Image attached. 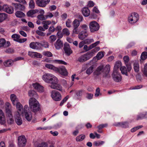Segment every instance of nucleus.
<instances>
[{
  "mask_svg": "<svg viewBox=\"0 0 147 147\" xmlns=\"http://www.w3.org/2000/svg\"><path fill=\"white\" fill-rule=\"evenodd\" d=\"M43 80L46 82L51 83V88L56 89L59 91L62 90L61 86L58 84V80L54 75L50 74L45 73L42 76Z\"/></svg>",
  "mask_w": 147,
  "mask_h": 147,
  "instance_id": "obj_1",
  "label": "nucleus"
},
{
  "mask_svg": "<svg viewBox=\"0 0 147 147\" xmlns=\"http://www.w3.org/2000/svg\"><path fill=\"white\" fill-rule=\"evenodd\" d=\"M110 69V66L109 65H107L105 67L103 65H100L98 66L93 74L94 75L98 76L103 73V77L106 78L110 77L109 74Z\"/></svg>",
  "mask_w": 147,
  "mask_h": 147,
  "instance_id": "obj_2",
  "label": "nucleus"
},
{
  "mask_svg": "<svg viewBox=\"0 0 147 147\" xmlns=\"http://www.w3.org/2000/svg\"><path fill=\"white\" fill-rule=\"evenodd\" d=\"M29 104L31 111L35 113L40 110V103L34 98H31L30 99Z\"/></svg>",
  "mask_w": 147,
  "mask_h": 147,
  "instance_id": "obj_3",
  "label": "nucleus"
},
{
  "mask_svg": "<svg viewBox=\"0 0 147 147\" xmlns=\"http://www.w3.org/2000/svg\"><path fill=\"white\" fill-rule=\"evenodd\" d=\"M112 76L113 80L115 82H119L121 80L122 77L120 73L116 70H113Z\"/></svg>",
  "mask_w": 147,
  "mask_h": 147,
  "instance_id": "obj_4",
  "label": "nucleus"
},
{
  "mask_svg": "<svg viewBox=\"0 0 147 147\" xmlns=\"http://www.w3.org/2000/svg\"><path fill=\"white\" fill-rule=\"evenodd\" d=\"M100 26L96 22L93 21L91 22L89 24V28L90 31L94 32L97 31L99 29Z\"/></svg>",
  "mask_w": 147,
  "mask_h": 147,
  "instance_id": "obj_5",
  "label": "nucleus"
},
{
  "mask_svg": "<svg viewBox=\"0 0 147 147\" xmlns=\"http://www.w3.org/2000/svg\"><path fill=\"white\" fill-rule=\"evenodd\" d=\"M139 19L138 14L134 13L131 14L128 18V20L129 23L131 24L136 23Z\"/></svg>",
  "mask_w": 147,
  "mask_h": 147,
  "instance_id": "obj_6",
  "label": "nucleus"
},
{
  "mask_svg": "<svg viewBox=\"0 0 147 147\" xmlns=\"http://www.w3.org/2000/svg\"><path fill=\"white\" fill-rule=\"evenodd\" d=\"M51 96L52 98L55 101H59L61 99V96L60 94L56 90H53L51 92Z\"/></svg>",
  "mask_w": 147,
  "mask_h": 147,
  "instance_id": "obj_7",
  "label": "nucleus"
},
{
  "mask_svg": "<svg viewBox=\"0 0 147 147\" xmlns=\"http://www.w3.org/2000/svg\"><path fill=\"white\" fill-rule=\"evenodd\" d=\"M92 57L90 54L88 52L86 54L78 58V61L80 62H83L89 60Z\"/></svg>",
  "mask_w": 147,
  "mask_h": 147,
  "instance_id": "obj_8",
  "label": "nucleus"
},
{
  "mask_svg": "<svg viewBox=\"0 0 147 147\" xmlns=\"http://www.w3.org/2000/svg\"><path fill=\"white\" fill-rule=\"evenodd\" d=\"M18 144L20 147L24 146L26 144V140L24 136H20L18 138Z\"/></svg>",
  "mask_w": 147,
  "mask_h": 147,
  "instance_id": "obj_9",
  "label": "nucleus"
},
{
  "mask_svg": "<svg viewBox=\"0 0 147 147\" xmlns=\"http://www.w3.org/2000/svg\"><path fill=\"white\" fill-rule=\"evenodd\" d=\"M20 36L19 35L15 34L12 35L11 38L13 39V40L19 43H23L26 41L27 40L26 38L20 39Z\"/></svg>",
  "mask_w": 147,
  "mask_h": 147,
  "instance_id": "obj_10",
  "label": "nucleus"
},
{
  "mask_svg": "<svg viewBox=\"0 0 147 147\" xmlns=\"http://www.w3.org/2000/svg\"><path fill=\"white\" fill-rule=\"evenodd\" d=\"M57 70L55 71V72L57 73H59L61 74L63 76H67L68 73L67 70L65 67L61 66L59 67H57Z\"/></svg>",
  "mask_w": 147,
  "mask_h": 147,
  "instance_id": "obj_11",
  "label": "nucleus"
},
{
  "mask_svg": "<svg viewBox=\"0 0 147 147\" xmlns=\"http://www.w3.org/2000/svg\"><path fill=\"white\" fill-rule=\"evenodd\" d=\"M15 117V120L16 123L18 125H21L22 123V121L20 113L18 111L16 113Z\"/></svg>",
  "mask_w": 147,
  "mask_h": 147,
  "instance_id": "obj_12",
  "label": "nucleus"
},
{
  "mask_svg": "<svg viewBox=\"0 0 147 147\" xmlns=\"http://www.w3.org/2000/svg\"><path fill=\"white\" fill-rule=\"evenodd\" d=\"M63 49L65 53L68 56H69L72 53V51L71 50L69 45L67 43L64 44Z\"/></svg>",
  "mask_w": 147,
  "mask_h": 147,
  "instance_id": "obj_13",
  "label": "nucleus"
},
{
  "mask_svg": "<svg viewBox=\"0 0 147 147\" xmlns=\"http://www.w3.org/2000/svg\"><path fill=\"white\" fill-rule=\"evenodd\" d=\"M28 55L30 57L34 58H41L42 57V55L40 53L30 51H28Z\"/></svg>",
  "mask_w": 147,
  "mask_h": 147,
  "instance_id": "obj_14",
  "label": "nucleus"
},
{
  "mask_svg": "<svg viewBox=\"0 0 147 147\" xmlns=\"http://www.w3.org/2000/svg\"><path fill=\"white\" fill-rule=\"evenodd\" d=\"M2 10L7 13L11 14L13 12V8L11 7H9L7 5H4L2 6Z\"/></svg>",
  "mask_w": 147,
  "mask_h": 147,
  "instance_id": "obj_15",
  "label": "nucleus"
},
{
  "mask_svg": "<svg viewBox=\"0 0 147 147\" xmlns=\"http://www.w3.org/2000/svg\"><path fill=\"white\" fill-rule=\"evenodd\" d=\"M10 45V42L9 41L6 42L5 40L3 38L0 39V48L3 47L6 48L9 46Z\"/></svg>",
  "mask_w": 147,
  "mask_h": 147,
  "instance_id": "obj_16",
  "label": "nucleus"
},
{
  "mask_svg": "<svg viewBox=\"0 0 147 147\" xmlns=\"http://www.w3.org/2000/svg\"><path fill=\"white\" fill-rule=\"evenodd\" d=\"M40 42H32L30 44L29 47L32 49L38 50L40 48Z\"/></svg>",
  "mask_w": 147,
  "mask_h": 147,
  "instance_id": "obj_17",
  "label": "nucleus"
},
{
  "mask_svg": "<svg viewBox=\"0 0 147 147\" xmlns=\"http://www.w3.org/2000/svg\"><path fill=\"white\" fill-rule=\"evenodd\" d=\"M32 86L35 89L40 92H42L44 91L43 87L37 83L33 84Z\"/></svg>",
  "mask_w": 147,
  "mask_h": 147,
  "instance_id": "obj_18",
  "label": "nucleus"
},
{
  "mask_svg": "<svg viewBox=\"0 0 147 147\" xmlns=\"http://www.w3.org/2000/svg\"><path fill=\"white\" fill-rule=\"evenodd\" d=\"M55 48L59 49L63 46V43L60 39H58L54 44Z\"/></svg>",
  "mask_w": 147,
  "mask_h": 147,
  "instance_id": "obj_19",
  "label": "nucleus"
},
{
  "mask_svg": "<svg viewBox=\"0 0 147 147\" xmlns=\"http://www.w3.org/2000/svg\"><path fill=\"white\" fill-rule=\"evenodd\" d=\"M86 31H82L78 34V38L81 40H83L88 36Z\"/></svg>",
  "mask_w": 147,
  "mask_h": 147,
  "instance_id": "obj_20",
  "label": "nucleus"
},
{
  "mask_svg": "<svg viewBox=\"0 0 147 147\" xmlns=\"http://www.w3.org/2000/svg\"><path fill=\"white\" fill-rule=\"evenodd\" d=\"M28 111H25V112H24L25 118L28 121L31 120L32 119V114L31 111L28 109Z\"/></svg>",
  "mask_w": 147,
  "mask_h": 147,
  "instance_id": "obj_21",
  "label": "nucleus"
},
{
  "mask_svg": "<svg viewBox=\"0 0 147 147\" xmlns=\"http://www.w3.org/2000/svg\"><path fill=\"white\" fill-rule=\"evenodd\" d=\"M10 99L12 104L14 105H15L16 104H17V103L19 102L18 98L14 94H11L10 96Z\"/></svg>",
  "mask_w": 147,
  "mask_h": 147,
  "instance_id": "obj_22",
  "label": "nucleus"
},
{
  "mask_svg": "<svg viewBox=\"0 0 147 147\" xmlns=\"http://www.w3.org/2000/svg\"><path fill=\"white\" fill-rule=\"evenodd\" d=\"M12 5L14 6L15 9H19L22 11L24 10L25 8L24 6L23 5L20 3H12Z\"/></svg>",
  "mask_w": 147,
  "mask_h": 147,
  "instance_id": "obj_23",
  "label": "nucleus"
},
{
  "mask_svg": "<svg viewBox=\"0 0 147 147\" xmlns=\"http://www.w3.org/2000/svg\"><path fill=\"white\" fill-rule=\"evenodd\" d=\"M115 125L116 126H119L123 128H127L129 127L128 123L127 122H119Z\"/></svg>",
  "mask_w": 147,
  "mask_h": 147,
  "instance_id": "obj_24",
  "label": "nucleus"
},
{
  "mask_svg": "<svg viewBox=\"0 0 147 147\" xmlns=\"http://www.w3.org/2000/svg\"><path fill=\"white\" fill-rule=\"evenodd\" d=\"M5 123V119L4 113L0 109V123L3 124Z\"/></svg>",
  "mask_w": 147,
  "mask_h": 147,
  "instance_id": "obj_25",
  "label": "nucleus"
},
{
  "mask_svg": "<svg viewBox=\"0 0 147 147\" xmlns=\"http://www.w3.org/2000/svg\"><path fill=\"white\" fill-rule=\"evenodd\" d=\"M36 5L38 7H45L47 5V4L43 0H35Z\"/></svg>",
  "mask_w": 147,
  "mask_h": 147,
  "instance_id": "obj_26",
  "label": "nucleus"
},
{
  "mask_svg": "<svg viewBox=\"0 0 147 147\" xmlns=\"http://www.w3.org/2000/svg\"><path fill=\"white\" fill-rule=\"evenodd\" d=\"M82 13L84 16L85 17H87L90 14V11L88 8L84 7L82 9Z\"/></svg>",
  "mask_w": 147,
  "mask_h": 147,
  "instance_id": "obj_27",
  "label": "nucleus"
},
{
  "mask_svg": "<svg viewBox=\"0 0 147 147\" xmlns=\"http://www.w3.org/2000/svg\"><path fill=\"white\" fill-rule=\"evenodd\" d=\"M14 61L11 59L7 60L4 62V65L6 67H10L13 65Z\"/></svg>",
  "mask_w": 147,
  "mask_h": 147,
  "instance_id": "obj_28",
  "label": "nucleus"
},
{
  "mask_svg": "<svg viewBox=\"0 0 147 147\" xmlns=\"http://www.w3.org/2000/svg\"><path fill=\"white\" fill-rule=\"evenodd\" d=\"M16 108L18 111H19L20 113H23V106L20 102H18L17 104H16Z\"/></svg>",
  "mask_w": 147,
  "mask_h": 147,
  "instance_id": "obj_29",
  "label": "nucleus"
},
{
  "mask_svg": "<svg viewBox=\"0 0 147 147\" xmlns=\"http://www.w3.org/2000/svg\"><path fill=\"white\" fill-rule=\"evenodd\" d=\"M7 18V14L5 13H0V23Z\"/></svg>",
  "mask_w": 147,
  "mask_h": 147,
  "instance_id": "obj_30",
  "label": "nucleus"
},
{
  "mask_svg": "<svg viewBox=\"0 0 147 147\" xmlns=\"http://www.w3.org/2000/svg\"><path fill=\"white\" fill-rule=\"evenodd\" d=\"M100 48L99 47H95L93 49L88 52L90 54L92 57L94 55V54L100 50Z\"/></svg>",
  "mask_w": 147,
  "mask_h": 147,
  "instance_id": "obj_31",
  "label": "nucleus"
},
{
  "mask_svg": "<svg viewBox=\"0 0 147 147\" xmlns=\"http://www.w3.org/2000/svg\"><path fill=\"white\" fill-rule=\"evenodd\" d=\"M38 11L37 10H30L27 13V15L28 17H32L33 15L37 12Z\"/></svg>",
  "mask_w": 147,
  "mask_h": 147,
  "instance_id": "obj_32",
  "label": "nucleus"
},
{
  "mask_svg": "<svg viewBox=\"0 0 147 147\" xmlns=\"http://www.w3.org/2000/svg\"><path fill=\"white\" fill-rule=\"evenodd\" d=\"M28 95L30 97H34L37 98L38 95L36 92L34 90H30L28 92Z\"/></svg>",
  "mask_w": 147,
  "mask_h": 147,
  "instance_id": "obj_33",
  "label": "nucleus"
},
{
  "mask_svg": "<svg viewBox=\"0 0 147 147\" xmlns=\"http://www.w3.org/2000/svg\"><path fill=\"white\" fill-rule=\"evenodd\" d=\"M45 67L48 69H52L55 71L57 70V67L51 64H46L45 65Z\"/></svg>",
  "mask_w": 147,
  "mask_h": 147,
  "instance_id": "obj_34",
  "label": "nucleus"
},
{
  "mask_svg": "<svg viewBox=\"0 0 147 147\" xmlns=\"http://www.w3.org/2000/svg\"><path fill=\"white\" fill-rule=\"evenodd\" d=\"M94 67V66L93 65L91 66L86 70V73L88 75L90 74L93 72Z\"/></svg>",
  "mask_w": 147,
  "mask_h": 147,
  "instance_id": "obj_35",
  "label": "nucleus"
},
{
  "mask_svg": "<svg viewBox=\"0 0 147 147\" xmlns=\"http://www.w3.org/2000/svg\"><path fill=\"white\" fill-rule=\"evenodd\" d=\"M55 30V28L53 26H51L49 27L48 29V32L47 33V35L48 36L51 35Z\"/></svg>",
  "mask_w": 147,
  "mask_h": 147,
  "instance_id": "obj_36",
  "label": "nucleus"
},
{
  "mask_svg": "<svg viewBox=\"0 0 147 147\" xmlns=\"http://www.w3.org/2000/svg\"><path fill=\"white\" fill-rule=\"evenodd\" d=\"M134 68L136 72H137L139 71V65L138 62H135L134 63Z\"/></svg>",
  "mask_w": 147,
  "mask_h": 147,
  "instance_id": "obj_37",
  "label": "nucleus"
},
{
  "mask_svg": "<svg viewBox=\"0 0 147 147\" xmlns=\"http://www.w3.org/2000/svg\"><path fill=\"white\" fill-rule=\"evenodd\" d=\"M120 70L122 74H124L127 76H128L127 70L125 67L122 66L120 68Z\"/></svg>",
  "mask_w": 147,
  "mask_h": 147,
  "instance_id": "obj_38",
  "label": "nucleus"
},
{
  "mask_svg": "<svg viewBox=\"0 0 147 147\" xmlns=\"http://www.w3.org/2000/svg\"><path fill=\"white\" fill-rule=\"evenodd\" d=\"M15 15L18 18H22L25 16V14L23 12L20 11H18L15 13Z\"/></svg>",
  "mask_w": 147,
  "mask_h": 147,
  "instance_id": "obj_39",
  "label": "nucleus"
},
{
  "mask_svg": "<svg viewBox=\"0 0 147 147\" xmlns=\"http://www.w3.org/2000/svg\"><path fill=\"white\" fill-rule=\"evenodd\" d=\"M80 25V21L77 19H75L72 23V25L74 27L78 28Z\"/></svg>",
  "mask_w": 147,
  "mask_h": 147,
  "instance_id": "obj_40",
  "label": "nucleus"
},
{
  "mask_svg": "<svg viewBox=\"0 0 147 147\" xmlns=\"http://www.w3.org/2000/svg\"><path fill=\"white\" fill-rule=\"evenodd\" d=\"M7 122L9 124H12L14 123V121L13 116L7 117Z\"/></svg>",
  "mask_w": 147,
  "mask_h": 147,
  "instance_id": "obj_41",
  "label": "nucleus"
},
{
  "mask_svg": "<svg viewBox=\"0 0 147 147\" xmlns=\"http://www.w3.org/2000/svg\"><path fill=\"white\" fill-rule=\"evenodd\" d=\"M40 48L41 46L45 48H48L49 47V44L48 42H47L43 41L40 43Z\"/></svg>",
  "mask_w": 147,
  "mask_h": 147,
  "instance_id": "obj_42",
  "label": "nucleus"
},
{
  "mask_svg": "<svg viewBox=\"0 0 147 147\" xmlns=\"http://www.w3.org/2000/svg\"><path fill=\"white\" fill-rule=\"evenodd\" d=\"M7 117L10 116H13L11 110L9 109L6 107L5 110Z\"/></svg>",
  "mask_w": 147,
  "mask_h": 147,
  "instance_id": "obj_43",
  "label": "nucleus"
},
{
  "mask_svg": "<svg viewBox=\"0 0 147 147\" xmlns=\"http://www.w3.org/2000/svg\"><path fill=\"white\" fill-rule=\"evenodd\" d=\"M85 137V135H80L77 136L76 138V140L78 142H80L83 140Z\"/></svg>",
  "mask_w": 147,
  "mask_h": 147,
  "instance_id": "obj_44",
  "label": "nucleus"
},
{
  "mask_svg": "<svg viewBox=\"0 0 147 147\" xmlns=\"http://www.w3.org/2000/svg\"><path fill=\"white\" fill-rule=\"evenodd\" d=\"M147 58V52H143L141 56V59L142 60H144Z\"/></svg>",
  "mask_w": 147,
  "mask_h": 147,
  "instance_id": "obj_45",
  "label": "nucleus"
},
{
  "mask_svg": "<svg viewBox=\"0 0 147 147\" xmlns=\"http://www.w3.org/2000/svg\"><path fill=\"white\" fill-rule=\"evenodd\" d=\"M29 6L30 8L31 9H33L35 7V3L34 0H30L29 3Z\"/></svg>",
  "mask_w": 147,
  "mask_h": 147,
  "instance_id": "obj_46",
  "label": "nucleus"
},
{
  "mask_svg": "<svg viewBox=\"0 0 147 147\" xmlns=\"http://www.w3.org/2000/svg\"><path fill=\"white\" fill-rule=\"evenodd\" d=\"M104 143V141H95L94 142V144L96 146L101 145L103 144Z\"/></svg>",
  "mask_w": 147,
  "mask_h": 147,
  "instance_id": "obj_47",
  "label": "nucleus"
},
{
  "mask_svg": "<svg viewBox=\"0 0 147 147\" xmlns=\"http://www.w3.org/2000/svg\"><path fill=\"white\" fill-rule=\"evenodd\" d=\"M104 56V54L102 52H99L97 54L96 57L97 58L98 60L101 59Z\"/></svg>",
  "mask_w": 147,
  "mask_h": 147,
  "instance_id": "obj_48",
  "label": "nucleus"
},
{
  "mask_svg": "<svg viewBox=\"0 0 147 147\" xmlns=\"http://www.w3.org/2000/svg\"><path fill=\"white\" fill-rule=\"evenodd\" d=\"M37 18L39 20L41 21L45 20L47 19V17L42 15H38L37 16Z\"/></svg>",
  "mask_w": 147,
  "mask_h": 147,
  "instance_id": "obj_49",
  "label": "nucleus"
},
{
  "mask_svg": "<svg viewBox=\"0 0 147 147\" xmlns=\"http://www.w3.org/2000/svg\"><path fill=\"white\" fill-rule=\"evenodd\" d=\"M121 63L120 61L116 62L114 67V70L115 69L117 70V69L121 66Z\"/></svg>",
  "mask_w": 147,
  "mask_h": 147,
  "instance_id": "obj_50",
  "label": "nucleus"
},
{
  "mask_svg": "<svg viewBox=\"0 0 147 147\" xmlns=\"http://www.w3.org/2000/svg\"><path fill=\"white\" fill-rule=\"evenodd\" d=\"M49 39H50V42L53 43L56 40L57 38L55 35H52L50 36Z\"/></svg>",
  "mask_w": 147,
  "mask_h": 147,
  "instance_id": "obj_51",
  "label": "nucleus"
},
{
  "mask_svg": "<svg viewBox=\"0 0 147 147\" xmlns=\"http://www.w3.org/2000/svg\"><path fill=\"white\" fill-rule=\"evenodd\" d=\"M83 41L85 44H89L90 43L93 42L94 40L92 39H87Z\"/></svg>",
  "mask_w": 147,
  "mask_h": 147,
  "instance_id": "obj_52",
  "label": "nucleus"
},
{
  "mask_svg": "<svg viewBox=\"0 0 147 147\" xmlns=\"http://www.w3.org/2000/svg\"><path fill=\"white\" fill-rule=\"evenodd\" d=\"M54 62H56L57 63L60 64H64L65 65H67V63L65 61L62 60H55L53 61Z\"/></svg>",
  "mask_w": 147,
  "mask_h": 147,
  "instance_id": "obj_53",
  "label": "nucleus"
},
{
  "mask_svg": "<svg viewBox=\"0 0 147 147\" xmlns=\"http://www.w3.org/2000/svg\"><path fill=\"white\" fill-rule=\"evenodd\" d=\"M54 62H56L57 63L60 64H64L65 65H67V63L65 61L62 60H55L53 61Z\"/></svg>",
  "mask_w": 147,
  "mask_h": 147,
  "instance_id": "obj_54",
  "label": "nucleus"
},
{
  "mask_svg": "<svg viewBox=\"0 0 147 147\" xmlns=\"http://www.w3.org/2000/svg\"><path fill=\"white\" fill-rule=\"evenodd\" d=\"M144 69L143 71V73L144 75L147 76V63L144 64Z\"/></svg>",
  "mask_w": 147,
  "mask_h": 147,
  "instance_id": "obj_55",
  "label": "nucleus"
},
{
  "mask_svg": "<svg viewBox=\"0 0 147 147\" xmlns=\"http://www.w3.org/2000/svg\"><path fill=\"white\" fill-rule=\"evenodd\" d=\"M48 146L47 143L43 142L39 144L37 147H48Z\"/></svg>",
  "mask_w": 147,
  "mask_h": 147,
  "instance_id": "obj_56",
  "label": "nucleus"
},
{
  "mask_svg": "<svg viewBox=\"0 0 147 147\" xmlns=\"http://www.w3.org/2000/svg\"><path fill=\"white\" fill-rule=\"evenodd\" d=\"M43 54L44 55L47 57H51L53 55L52 53L49 51L44 52Z\"/></svg>",
  "mask_w": 147,
  "mask_h": 147,
  "instance_id": "obj_57",
  "label": "nucleus"
},
{
  "mask_svg": "<svg viewBox=\"0 0 147 147\" xmlns=\"http://www.w3.org/2000/svg\"><path fill=\"white\" fill-rule=\"evenodd\" d=\"M63 32L64 34L67 36L69 35L70 34L69 30L67 28L63 29Z\"/></svg>",
  "mask_w": 147,
  "mask_h": 147,
  "instance_id": "obj_58",
  "label": "nucleus"
},
{
  "mask_svg": "<svg viewBox=\"0 0 147 147\" xmlns=\"http://www.w3.org/2000/svg\"><path fill=\"white\" fill-rule=\"evenodd\" d=\"M146 115L142 114H141L140 115L137 116V120H138L144 118L145 117Z\"/></svg>",
  "mask_w": 147,
  "mask_h": 147,
  "instance_id": "obj_59",
  "label": "nucleus"
},
{
  "mask_svg": "<svg viewBox=\"0 0 147 147\" xmlns=\"http://www.w3.org/2000/svg\"><path fill=\"white\" fill-rule=\"evenodd\" d=\"M100 43L99 41H97L93 43L90 46V49H91L96 46Z\"/></svg>",
  "mask_w": 147,
  "mask_h": 147,
  "instance_id": "obj_60",
  "label": "nucleus"
},
{
  "mask_svg": "<svg viewBox=\"0 0 147 147\" xmlns=\"http://www.w3.org/2000/svg\"><path fill=\"white\" fill-rule=\"evenodd\" d=\"M71 21L69 19L67 20L66 22V25L67 27L70 28L71 27Z\"/></svg>",
  "mask_w": 147,
  "mask_h": 147,
  "instance_id": "obj_61",
  "label": "nucleus"
},
{
  "mask_svg": "<svg viewBox=\"0 0 147 147\" xmlns=\"http://www.w3.org/2000/svg\"><path fill=\"white\" fill-rule=\"evenodd\" d=\"M69 97L68 96H66L65 97V98L61 102L60 104V105L61 106H62L63 103L67 100Z\"/></svg>",
  "mask_w": 147,
  "mask_h": 147,
  "instance_id": "obj_62",
  "label": "nucleus"
},
{
  "mask_svg": "<svg viewBox=\"0 0 147 147\" xmlns=\"http://www.w3.org/2000/svg\"><path fill=\"white\" fill-rule=\"evenodd\" d=\"M100 90L99 88H97L96 90V92L95 94V97H98L100 93Z\"/></svg>",
  "mask_w": 147,
  "mask_h": 147,
  "instance_id": "obj_63",
  "label": "nucleus"
},
{
  "mask_svg": "<svg viewBox=\"0 0 147 147\" xmlns=\"http://www.w3.org/2000/svg\"><path fill=\"white\" fill-rule=\"evenodd\" d=\"M36 33L38 34L41 36H44L45 35V33L40 30H37Z\"/></svg>",
  "mask_w": 147,
  "mask_h": 147,
  "instance_id": "obj_64",
  "label": "nucleus"
}]
</instances>
